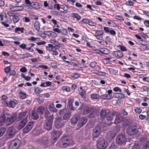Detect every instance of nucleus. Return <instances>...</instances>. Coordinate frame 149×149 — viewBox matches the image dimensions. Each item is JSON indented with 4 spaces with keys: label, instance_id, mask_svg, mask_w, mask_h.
<instances>
[{
    "label": "nucleus",
    "instance_id": "f257e3e1",
    "mask_svg": "<svg viewBox=\"0 0 149 149\" xmlns=\"http://www.w3.org/2000/svg\"><path fill=\"white\" fill-rule=\"evenodd\" d=\"M97 142V147L99 149H104L107 146V142L102 138H99Z\"/></svg>",
    "mask_w": 149,
    "mask_h": 149
},
{
    "label": "nucleus",
    "instance_id": "f03ea898",
    "mask_svg": "<svg viewBox=\"0 0 149 149\" xmlns=\"http://www.w3.org/2000/svg\"><path fill=\"white\" fill-rule=\"evenodd\" d=\"M16 133L15 129L14 127L11 126L9 127L7 130L6 135V138L7 139H10L13 138Z\"/></svg>",
    "mask_w": 149,
    "mask_h": 149
},
{
    "label": "nucleus",
    "instance_id": "7ed1b4c3",
    "mask_svg": "<svg viewBox=\"0 0 149 149\" xmlns=\"http://www.w3.org/2000/svg\"><path fill=\"white\" fill-rule=\"evenodd\" d=\"M70 139L69 137L67 136L62 137L60 141V146L62 147H65L67 146L70 143Z\"/></svg>",
    "mask_w": 149,
    "mask_h": 149
},
{
    "label": "nucleus",
    "instance_id": "20e7f679",
    "mask_svg": "<svg viewBox=\"0 0 149 149\" xmlns=\"http://www.w3.org/2000/svg\"><path fill=\"white\" fill-rule=\"evenodd\" d=\"M21 143V141L19 139L13 140L10 146V149H17Z\"/></svg>",
    "mask_w": 149,
    "mask_h": 149
},
{
    "label": "nucleus",
    "instance_id": "39448f33",
    "mask_svg": "<svg viewBox=\"0 0 149 149\" xmlns=\"http://www.w3.org/2000/svg\"><path fill=\"white\" fill-rule=\"evenodd\" d=\"M101 127L100 124L96 126L93 130L92 136L93 138L97 137L101 133Z\"/></svg>",
    "mask_w": 149,
    "mask_h": 149
},
{
    "label": "nucleus",
    "instance_id": "423d86ee",
    "mask_svg": "<svg viewBox=\"0 0 149 149\" xmlns=\"http://www.w3.org/2000/svg\"><path fill=\"white\" fill-rule=\"evenodd\" d=\"M61 134V132L60 131H56L53 132L52 134V136L51 140L52 143H54L58 139Z\"/></svg>",
    "mask_w": 149,
    "mask_h": 149
},
{
    "label": "nucleus",
    "instance_id": "0eeeda50",
    "mask_svg": "<svg viewBox=\"0 0 149 149\" xmlns=\"http://www.w3.org/2000/svg\"><path fill=\"white\" fill-rule=\"evenodd\" d=\"M137 130L136 126H132L129 127L127 130V133L129 135H132L136 134Z\"/></svg>",
    "mask_w": 149,
    "mask_h": 149
},
{
    "label": "nucleus",
    "instance_id": "6e6552de",
    "mask_svg": "<svg viewBox=\"0 0 149 149\" xmlns=\"http://www.w3.org/2000/svg\"><path fill=\"white\" fill-rule=\"evenodd\" d=\"M126 137L122 134L118 136L116 138V142L118 144H122L125 143Z\"/></svg>",
    "mask_w": 149,
    "mask_h": 149
},
{
    "label": "nucleus",
    "instance_id": "1a4fd4ad",
    "mask_svg": "<svg viewBox=\"0 0 149 149\" xmlns=\"http://www.w3.org/2000/svg\"><path fill=\"white\" fill-rule=\"evenodd\" d=\"M53 119L50 118L47 119L44 125V127L47 130H50L52 129Z\"/></svg>",
    "mask_w": 149,
    "mask_h": 149
},
{
    "label": "nucleus",
    "instance_id": "9d476101",
    "mask_svg": "<svg viewBox=\"0 0 149 149\" xmlns=\"http://www.w3.org/2000/svg\"><path fill=\"white\" fill-rule=\"evenodd\" d=\"M64 122L62 120L61 118L56 117L55 118L54 122L55 125L57 127H61L64 125Z\"/></svg>",
    "mask_w": 149,
    "mask_h": 149
},
{
    "label": "nucleus",
    "instance_id": "9b49d317",
    "mask_svg": "<svg viewBox=\"0 0 149 149\" xmlns=\"http://www.w3.org/2000/svg\"><path fill=\"white\" fill-rule=\"evenodd\" d=\"M17 118V116L15 115L12 116L10 117H6V125H8L12 124L16 120Z\"/></svg>",
    "mask_w": 149,
    "mask_h": 149
},
{
    "label": "nucleus",
    "instance_id": "f8f14e48",
    "mask_svg": "<svg viewBox=\"0 0 149 149\" xmlns=\"http://www.w3.org/2000/svg\"><path fill=\"white\" fill-rule=\"evenodd\" d=\"M33 126V124L31 122H29L27 125L23 129L24 132L25 133H27L31 129Z\"/></svg>",
    "mask_w": 149,
    "mask_h": 149
},
{
    "label": "nucleus",
    "instance_id": "ddd939ff",
    "mask_svg": "<svg viewBox=\"0 0 149 149\" xmlns=\"http://www.w3.org/2000/svg\"><path fill=\"white\" fill-rule=\"evenodd\" d=\"M27 121V119L26 118L23 120H21L19 123L17 127L18 129L20 130L22 129L26 124Z\"/></svg>",
    "mask_w": 149,
    "mask_h": 149
},
{
    "label": "nucleus",
    "instance_id": "4468645a",
    "mask_svg": "<svg viewBox=\"0 0 149 149\" xmlns=\"http://www.w3.org/2000/svg\"><path fill=\"white\" fill-rule=\"evenodd\" d=\"M49 144V141L47 137H43L41 140V144L45 146H47Z\"/></svg>",
    "mask_w": 149,
    "mask_h": 149
},
{
    "label": "nucleus",
    "instance_id": "2eb2a0df",
    "mask_svg": "<svg viewBox=\"0 0 149 149\" xmlns=\"http://www.w3.org/2000/svg\"><path fill=\"white\" fill-rule=\"evenodd\" d=\"M116 136V133L113 132H109L107 133L106 138L108 139L111 140L113 139Z\"/></svg>",
    "mask_w": 149,
    "mask_h": 149
},
{
    "label": "nucleus",
    "instance_id": "dca6fc26",
    "mask_svg": "<svg viewBox=\"0 0 149 149\" xmlns=\"http://www.w3.org/2000/svg\"><path fill=\"white\" fill-rule=\"evenodd\" d=\"M113 56L117 58H120L123 56L122 52L119 51L113 52L112 53Z\"/></svg>",
    "mask_w": 149,
    "mask_h": 149
},
{
    "label": "nucleus",
    "instance_id": "f3484780",
    "mask_svg": "<svg viewBox=\"0 0 149 149\" xmlns=\"http://www.w3.org/2000/svg\"><path fill=\"white\" fill-rule=\"evenodd\" d=\"M122 119L123 118L121 115L119 114H118L116 115L114 123L115 124H118L122 121Z\"/></svg>",
    "mask_w": 149,
    "mask_h": 149
},
{
    "label": "nucleus",
    "instance_id": "a211bd4d",
    "mask_svg": "<svg viewBox=\"0 0 149 149\" xmlns=\"http://www.w3.org/2000/svg\"><path fill=\"white\" fill-rule=\"evenodd\" d=\"M116 112H113L112 113L111 112H108L107 115V120H111L113 118V116L115 115Z\"/></svg>",
    "mask_w": 149,
    "mask_h": 149
},
{
    "label": "nucleus",
    "instance_id": "6ab92c4d",
    "mask_svg": "<svg viewBox=\"0 0 149 149\" xmlns=\"http://www.w3.org/2000/svg\"><path fill=\"white\" fill-rule=\"evenodd\" d=\"M6 121V117L4 114L2 113L1 116L0 118V125L1 126L3 125L5 123Z\"/></svg>",
    "mask_w": 149,
    "mask_h": 149
},
{
    "label": "nucleus",
    "instance_id": "aec40b11",
    "mask_svg": "<svg viewBox=\"0 0 149 149\" xmlns=\"http://www.w3.org/2000/svg\"><path fill=\"white\" fill-rule=\"evenodd\" d=\"M79 119V117L77 114L74 115L71 120V122L72 123H76Z\"/></svg>",
    "mask_w": 149,
    "mask_h": 149
},
{
    "label": "nucleus",
    "instance_id": "412c9836",
    "mask_svg": "<svg viewBox=\"0 0 149 149\" xmlns=\"http://www.w3.org/2000/svg\"><path fill=\"white\" fill-rule=\"evenodd\" d=\"M49 110L52 112H56L57 110L55 107L53 103L50 104L48 107Z\"/></svg>",
    "mask_w": 149,
    "mask_h": 149
},
{
    "label": "nucleus",
    "instance_id": "4be33fe9",
    "mask_svg": "<svg viewBox=\"0 0 149 149\" xmlns=\"http://www.w3.org/2000/svg\"><path fill=\"white\" fill-rule=\"evenodd\" d=\"M31 118L33 120H36L39 118V116L36 111H32L31 112Z\"/></svg>",
    "mask_w": 149,
    "mask_h": 149
},
{
    "label": "nucleus",
    "instance_id": "5701e85b",
    "mask_svg": "<svg viewBox=\"0 0 149 149\" xmlns=\"http://www.w3.org/2000/svg\"><path fill=\"white\" fill-rule=\"evenodd\" d=\"M24 9L23 6H15L12 7L11 8V10L13 11H22Z\"/></svg>",
    "mask_w": 149,
    "mask_h": 149
},
{
    "label": "nucleus",
    "instance_id": "b1692460",
    "mask_svg": "<svg viewBox=\"0 0 149 149\" xmlns=\"http://www.w3.org/2000/svg\"><path fill=\"white\" fill-rule=\"evenodd\" d=\"M113 97L123 99L125 97L124 94L121 93H115L113 95Z\"/></svg>",
    "mask_w": 149,
    "mask_h": 149
},
{
    "label": "nucleus",
    "instance_id": "393cba45",
    "mask_svg": "<svg viewBox=\"0 0 149 149\" xmlns=\"http://www.w3.org/2000/svg\"><path fill=\"white\" fill-rule=\"evenodd\" d=\"M18 103V102L17 100H11L9 103V106L11 107L14 108Z\"/></svg>",
    "mask_w": 149,
    "mask_h": 149
},
{
    "label": "nucleus",
    "instance_id": "a878e982",
    "mask_svg": "<svg viewBox=\"0 0 149 149\" xmlns=\"http://www.w3.org/2000/svg\"><path fill=\"white\" fill-rule=\"evenodd\" d=\"M101 54H108L110 52L109 49L106 48H102L100 49V51H99Z\"/></svg>",
    "mask_w": 149,
    "mask_h": 149
},
{
    "label": "nucleus",
    "instance_id": "bb28decb",
    "mask_svg": "<svg viewBox=\"0 0 149 149\" xmlns=\"http://www.w3.org/2000/svg\"><path fill=\"white\" fill-rule=\"evenodd\" d=\"M87 122V119L85 118H82L80 120L79 125L80 126H82L85 124Z\"/></svg>",
    "mask_w": 149,
    "mask_h": 149
},
{
    "label": "nucleus",
    "instance_id": "cd10ccee",
    "mask_svg": "<svg viewBox=\"0 0 149 149\" xmlns=\"http://www.w3.org/2000/svg\"><path fill=\"white\" fill-rule=\"evenodd\" d=\"M71 116L70 112L67 111L64 115L63 117V119L64 120H66L69 119Z\"/></svg>",
    "mask_w": 149,
    "mask_h": 149
},
{
    "label": "nucleus",
    "instance_id": "c85d7f7f",
    "mask_svg": "<svg viewBox=\"0 0 149 149\" xmlns=\"http://www.w3.org/2000/svg\"><path fill=\"white\" fill-rule=\"evenodd\" d=\"M34 27L35 29L38 31L40 29V23L38 21H36L34 23Z\"/></svg>",
    "mask_w": 149,
    "mask_h": 149
},
{
    "label": "nucleus",
    "instance_id": "c756f323",
    "mask_svg": "<svg viewBox=\"0 0 149 149\" xmlns=\"http://www.w3.org/2000/svg\"><path fill=\"white\" fill-rule=\"evenodd\" d=\"M18 93L20 95H19V98L21 99H24L26 97V93H24L21 90L18 91Z\"/></svg>",
    "mask_w": 149,
    "mask_h": 149
},
{
    "label": "nucleus",
    "instance_id": "7c9ffc66",
    "mask_svg": "<svg viewBox=\"0 0 149 149\" xmlns=\"http://www.w3.org/2000/svg\"><path fill=\"white\" fill-rule=\"evenodd\" d=\"M45 116L47 118H52L53 119V114L50 115V112L47 110L45 113Z\"/></svg>",
    "mask_w": 149,
    "mask_h": 149
},
{
    "label": "nucleus",
    "instance_id": "2f4dec72",
    "mask_svg": "<svg viewBox=\"0 0 149 149\" xmlns=\"http://www.w3.org/2000/svg\"><path fill=\"white\" fill-rule=\"evenodd\" d=\"M30 6L32 8L36 9H37L40 8L39 3L37 2L34 1H33L31 2Z\"/></svg>",
    "mask_w": 149,
    "mask_h": 149
},
{
    "label": "nucleus",
    "instance_id": "473e14b6",
    "mask_svg": "<svg viewBox=\"0 0 149 149\" xmlns=\"http://www.w3.org/2000/svg\"><path fill=\"white\" fill-rule=\"evenodd\" d=\"M90 108L88 106H86L84 108L83 113L85 115L87 114L90 112Z\"/></svg>",
    "mask_w": 149,
    "mask_h": 149
},
{
    "label": "nucleus",
    "instance_id": "72a5a7b5",
    "mask_svg": "<svg viewBox=\"0 0 149 149\" xmlns=\"http://www.w3.org/2000/svg\"><path fill=\"white\" fill-rule=\"evenodd\" d=\"M71 16L73 18H76L77 20L81 19V16L77 13H72Z\"/></svg>",
    "mask_w": 149,
    "mask_h": 149
},
{
    "label": "nucleus",
    "instance_id": "f704fd0d",
    "mask_svg": "<svg viewBox=\"0 0 149 149\" xmlns=\"http://www.w3.org/2000/svg\"><path fill=\"white\" fill-rule=\"evenodd\" d=\"M44 110L45 108L43 107L40 106L37 109L36 111L37 112L40 113V114H43Z\"/></svg>",
    "mask_w": 149,
    "mask_h": 149
},
{
    "label": "nucleus",
    "instance_id": "c9c22d12",
    "mask_svg": "<svg viewBox=\"0 0 149 149\" xmlns=\"http://www.w3.org/2000/svg\"><path fill=\"white\" fill-rule=\"evenodd\" d=\"M48 46L47 47V49L49 51H53L56 49L55 46H54L52 45L51 44H49Z\"/></svg>",
    "mask_w": 149,
    "mask_h": 149
},
{
    "label": "nucleus",
    "instance_id": "e433bc0d",
    "mask_svg": "<svg viewBox=\"0 0 149 149\" xmlns=\"http://www.w3.org/2000/svg\"><path fill=\"white\" fill-rule=\"evenodd\" d=\"M101 98L102 99H107V100H110L112 96L110 95H101Z\"/></svg>",
    "mask_w": 149,
    "mask_h": 149
},
{
    "label": "nucleus",
    "instance_id": "4c0bfd02",
    "mask_svg": "<svg viewBox=\"0 0 149 149\" xmlns=\"http://www.w3.org/2000/svg\"><path fill=\"white\" fill-rule=\"evenodd\" d=\"M52 83L50 81H47L41 83L40 86L42 87H47L51 85Z\"/></svg>",
    "mask_w": 149,
    "mask_h": 149
},
{
    "label": "nucleus",
    "instance_id": "58836bf2",
    "mask_svg": "<svg viewBox=\"0 0 149 149\" xmlns=\"http://www.w3.org/2000/svg\"><path fill=\"white\" fill-rule=\"evenodd\" d=\"M100 116L103 118H105L107 115V113L105 110H102L100 113Z\"/></svg>",
    "mask_w": 149,
    "mask_h": 149
},
{
    "label": "nucleus",
    "instance_id": "ea45409f",
    "mask_svg": "<svg viewBox=\"0 0 149 149\" xmlns=\"http://www.w3.org/2000/svg\"><path fill=\"white\" fill-rule=\"evenodd\" d=\"M19 55L20 58H22L25 57H31V55L29 53H26L25 54H19Z\"/></svg>",
    "mask_w": 149,
    "mask_h": 149
},
{
    "label": "nucleus",
    "instance_id": "a19ab883",
    "mask_svg": "<svg viewBox=\"0 0 149 149\" xmlns=\"http://www.w3.org/2000/svg\"><path fill=\"white\" fill-rule=\"evenodd\" d=\"M26 114V112H24L22 113H20L18 115V118L19 120L23 119Z\"/></svg>",
    "mask_w": 149,
    "mask_h": 149
},
{
    "label": "nucleus",
    "instance_id": "79ce46f5",
    "mask_svg": "<svg viewBox=\"0 0 149 149\" xmlns=\"http://www.w3.org/2000/svg\"><path fill=\"white\" fill-rule=\"evenodd\" d=\"M24 29L23 27L20 28L19 27H16L15 29V32L16 33H18L19 31H21V33H23Z\"/></svg>",
    "mask_w": 149,
    "mask_h": 149
},
{
    "label": "nucleus",
    "instance_id": "37998d69",
    "mask_svg": "<svg viewBox=\"0 0 149 149\" xmlns=\"http://www.w3.org/2000/svg\"><path fill=\"white\" fill-rule=\"evenodd\" d=\"M6 130V128L3 127L0 129V137L3 136Z\"/></svg>",
    "mask_w": 149,
    "mask_h": 149
},
{
    "label": "nucleus",
    "instance_id": "c03bdc74",
    "mask_svg": "<svg viewBox=\"0 0 149 149\" xmlns=\"http://www.w3.org/2000/svg\"><path fill=\"white\" fill-rule=\"evenodd\" d=\"M91 97L93 99H98L100 97L99 95L96 93L92 94L91 96Z\"/></svg>",
    "mask_w": 149,
    "mask_h": 149
},
{
    "label": "nucleus",
    "instance_id": "a18cd8bd",
    "mask_svg": "<svg viewBox=\"0 0 149 149\" xmlns=\"http://www.w3.org/2000/svg\"><path fill=\"white\" fill-rule=\"evenodd\" d=\"M42 90L40 88H37L35 89L34 92L37 94H39L41 93Z\"/></svg>",
    "mask_w": 149,
    "mask_h": 149
},
{
    "label": "nucleus",
    "instance_id": "49530a36",
    "mask_svg": "<svg viewBox=\"0 0 149 149\" xmlns=\"http://www.w3.org/2000/svg\"><path fill=\"white\" fill-rule=\"evenodd\" d=\"M19 18L17 16H15L13 18V21L14 23H16L18 22L19 20Z\"/></svg>",
    "mask_w": 149,
    "mask_h": 149
},
{
    "label": "nucleus",
    "instance_id": "de8ad7c7",
    "mask_svg": "<svg viewBox=\"0 0 149 149\" xmlns=\"http://www.w3.org/2000/svg\"><path fill=\"white\" fill-rule=\"evenodd\" d=\"M62 90L63 91H65L67 92H68L70 91V88L69 86H64L63 87Z\"/></svg>",
    "mask_w": 149,
    "mask_h": 149
},
{
    "label": "nucleus",
    "instance_id": "09e8293b",
    "mask_svg": "<svg viewBox=\"0 0 149 149\" xmlns=\"http://www.w3.org/2000/svg\"><path fill=\"white\" fill-rule=\"evenodd\" d=\"M80 76L79 74H78L77 73H72L71 75V76L73 77L75 79H77Z\"/></svg>",
    "mask_w": 149,
    "mask_h": 149
},
{
    "label": "nucleus",
    "instance_id": "8fccbe9b",
    "mask_svg": "<svg viewBox=\"0 0 149 149\" xmlns=\"http://www.w3.org/2000/svg\"><path fill=\"white\" fill-rule=\"evenodd\" d=\"M61 8L65 11H66L68 9V6L65 4L62 5Z\"/></svg>",
    "mask_w": 149,
    "mask_h": 149
},
{
    "label": "nucleus",
    "instance_id": "3c124183",
    "mask_svg": "<svg viewBox=\"0 0 149 149\" xmlns=\"http://www.w3.org/2000/svg\"><path fill=\"white\" fill-rule=\"evenodd\" d=\"M61 33L63 35H66L68 34L67 30L65 29H63L61 30Z\"/></svg>",
    "mask_w": 149,
    "mask_h": 149
},
{
    "label": "nucleus",
    "instance_id": "603ef678",
    "mask_svg": "<svg viewBox=\"0 0 149 149\" xmlns=\"http://www.w3.org/2000/svg\"><path fill=\"white\" fill-rule=\"evenodd\" d=\"M90 21V20L89 19L86 18H84L81 21V22H83L88 25Z\"/></svg>",
    "mask_w": 149,
    "mask_h": 149
},
{
    "label": "nucleus",
    "instance_id": "864d4df0",
    "mask_svg": "<svg viewBox=\"0 0 149 149\" xmlns=\"http://www.w3.org/2000/svg\"><path fill=\"white\" fill-rule=\"evenodd\" d=\"M134 110L136 113H140L142 111V109L139 108H136Z\"/></svg>",
    "mask_w": 149,
    "mask_h": 149
},
{
    "label": "nucleus",
    "instance_id": "5fc2aeb1",
    "mask_svg": "<svg viewBox=\"0 0 149 149\" xmlns=\"http://www.w3.org/2000/svg\"><path fill=\"white\" fill-rule=\"evenodd\" d=\"M51 43L53 44L54 45L56 46H58L59 45V43L56 42V41L53 40H50Z\"/></svg>",
    "mask_w": 149,
    "mask_h": 149
},
{
    "label": "nucleus",
    "instance_id": "6e6d98bb",
    "mask_svg": "<svg viewBox=\"0 0 149 149\" xmlns=\"http://www.w3.org/2000/svg\"><path fill=\"white\" fill-rule=\"evenodd\" d=\"M10 68L9 67H6L4 69V72L6 73H8L10 70Z\"/></svg>",
    "mask_w": 149,
    "mask_h": 149
},
{
    "label": "nucleus",
    "instance_id": "4d7b16f0",
    "mask_svg": "<svg viewBox=\"0 0 149 149\" xmlns=\"http://www.w3.org/2000/svg\"><path fill=\"white\" fill-rule=\"evenodd\" d=\"M149 147V141L147 142L144 145L143 149H146Z\"/></svg>",
    "mask_w": 149,
    "mask_h": 149
},
{
    "label": "nucleus",
    "instance_id": "13d9d810",
    "mask_svg": "<svg viewBox=\"0 0 149 149\" xmlns=\"http://www.w3.org/2000/svg\"><path fill=\"white\" fill-rule=\"evenodd\" d=\"M79 94L81 95V96L83 98H85V97H86V95L85 93L84 92H79Z\"/></svg>",
    "mask_w": 149,
    "mask_h": 149
},
{
    "label": "nucleus",
    "instance_id": "bf43d9fd",
    "mask_svg": "<svg viewBox=\"0 0 149 149\" xmlns=\"http://www.w3.org/2000/svg\"><path fill=\"white\" fill-rule=\"evenodd\" d=\"M20 71L22 72H25L27 71V70L25 67H23L20 68Z\"/></svg>",
    "mask_w": 149,
    "mask_h": 149
},
{
    "label": "nucleus",
    "instance_id": "052dcab7",
    "mask_svg": "<svg viewBox=\"0 0 149 149\" xmlns=\"http://www.w3.org/2000/svg\"><path fill=\"white\" fill-rule=\"evenodd\" d=\"M126 4L128 6H132L133 5L134 3L132 1H128L126 2Z\"/></svg>",
    "mask_w": 149,
    "mask_h": 149
},
{
    "label": "nucleus",
    "instance_id": "680f3d73",
    "mask_svg": "<svg viewBox=\"0 0 149 149\" xmlns=\"http://www.w3.org/2000/svg\"><path fill=\"white\" fill-rule=\"evenodd\" d=\"M53 30L54 31L57 32L58 33H60L61 32V30L58 28H55L53 29Z\"/></svg>",
    "mask_w": 149,
    "mask_h": 149
},
{
    "label": "nucleus",
    "instance_id": "e2e57ef3",
    "mask_svg": "<svg viewBox=\"0 0 149 149\" xmlns=\"http://www.w3.org/2000/svg\"><path fill=\"white\" fill-rule=\"evenodd\" d=\"M119 47L120 48V49L122 51H125L127 50L125 47L123 46L119 45Z\"/></svg>",
    "mask_w": 149,
    "mask_h": 149
},
{
    "label": "nucleus",
    "instance_id": "0e129e2a",
    "mask_svg": "<svg viewBox=\"0 0 149 149\" xmlns=\"http://www.w3.org/2000/svg\"><path fill=\"white\" fill-rule=\"evenodd\" d=\"M96 32L99 35H101L104 33L101 30H97L96 31Z\"/></svg>",
    "mask_w": 149,
    "mask_h": 149
},
{
    "label": "nucleus",
    "instance_id": "69168bd1",
    "mask_svg": "<svg viewBox=\"0 0 149 149\" xmlns=\"http://www.w3.org/2000/svg\"><path fill=\"white\" fill-rule=\"evenodd\" d=\"M116 146L113 143H112L109 147V149H115Z\"/></svg>",
    "mask_w": 149,
    "mask_h": 149
},
{
    "label": "nucleus",
    "instance_id": "338daca9",
    "mask_svg": "<svg viewBox=\"0 0 149 149\" xmlns=\"http://www.w3.org/2000/svg\"><path fill=\"white\" fill-rule=\"evenodd\" d=\"M140 43L143 45H146V42L145 40H144L142 39L139 41Z\"/></svg>",
    "mask_w": 149,
    "mask_h": 149
},
{
    "label": "nucleus",
    "instance_id": "774afa93",
    "mask_svg": "<svg viewBox=\"0 0 149 149\" xmlns=\"http://www.w3.org/2000/svg\"><path fill=\"white\" fill-rule=\"evenodd\" d=\"M54 8H57L58 10H59L60 9V7L59 4H55L54 5Z\"/></svg>",
    "mask_w": 149,
    "mask_h": 149
}]
</instances>
